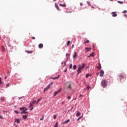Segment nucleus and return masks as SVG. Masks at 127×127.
I'll list each match as a JSON object with an SVG mask.
<instances>
[{
    "label": "nucleus",
    "instance_id": "obj_45",
    "mask_svg": "<svg viewBox=\"0 0 127 127\" xmlns=\"http://www.w3.org/2000/svg\"><path fill=\"white\" fill-rule=\"evenodd\" d=\"M67 99H68V100H70V99H71V97L70 96H68Z\"/></svg>",
    "mask_w": 127,
    "mask_h": 127
},
{
    "label": "nucleus",
    "instance_id": "obj_9",
    "mask_svg": "<svg viewBox=\"0 0 127 127\" xmlns=\"http://www.w3.org/2000/svg\"><path fill=\"white\" fill-rule=\"evenodd\" d=\"M22 118L24 120H26V119H27V115H23L22 116Z\"/></svg>",
    "mask_w": 127,
    "mask_h": 127
},
{
    "label": "nucleus",
    "instance_id": "obj_13",
    "mask_svg": "<svg viewBox=\"0 0 127 127\" xmlns=\"http://www.w3.org/2000/svg\"><path fill=\"white\" fill-rule=\"evenodd\" d=\"M55 6L56 8H57L58 10H59V7L58 6V5H57V3H55Z\"/></svg>",
    "mask_w": 127,
    "mask_h": 127
},
{
    "label": "nucleus",
    "instance_id": "obj_55",
    "mask_svg": "<svg viewBox=\"0 0 127 127\" xmlns=\"http://www.w3.org/2000/svg\"><path fill=\"white\" fill-rule=\"evenodd\" d=\"M51 85H53V82H51Z\"/></svg>",
    "mask_w": 127,
    "mask_h": 127
},
{
    "label": "nucleus",
    "instance_id": "obj_2",
    "mask_svg": "<svg viewBox=\"0 0 127 127\" xmlns=\"http://www.w3.org/2000/svg\"><path fill=\"white\" fill-rule=\"evenodd\" d=\"M101 85L102 87H106V86H107V82L106 81V80H103L101 82Z\"/></svg>",
    "mask_w": 127,
    "mask_h": 127
},
{
    "label": "nucleus",
    "instance_id": "obj_52",
    "mask_svg": "<svg viewBox=\"0 0 127 127\" xmlns=\"http://www.w3.org/2000/svg\"><path fill=\"white\" fill-rule=\"evenodd\" d=\"M46 90H47L46 88H45L44 89V92H45V91H46Z\"/></svg>",
    "mask_w": 127,
    "mask_h": 127
},
{
    "label": "nucleus",
    "instance_id": "obj_46",
    "mask_svg": "<svg viewBox=\"0 0 127 127\" xmlns=\"http://www.w3.org/2000/svg\"><path fill=\"white\" fill-rule=\"evenodd\" d=\"M3 113H8V111H3Z\"/></svg>",
    "mask_w": 127,
    "mask_h": 127
},
{
    "label": "nucleus",
    "instance_id": "obj_23",
    "mask_svg": "<svg viewBox=\"0 0 127 127\" xmlns=\"http://www.w3.org/2000/svg\"><path fill=\"white\" fill-rule=\"evenodd\" d=\"M42 98L38 99L37 101V104H38V103H39L40 102V100H41Z\"/></svg>",
    "mask_w": 127,
    "mask_h": 127
},
{
    "label": "nucleus",
    "instance_id": "obj_48",
    "mask_svg": "<svg viewBox=\"0 0 127 127\" xmlns=\"http://www.w3.org/2000/svg\"><path fill=\"white\" fill-rule=\"evenodd\" d=\"M32 110H33V107H32V108L30 109V111H32Z\"/></svg>",
    "mask_w": 127,
    "mask_h": 127
},
{
    "label": "nucleus",
    "instance_id": "obj_8",
    "mask_svg": "<svg viewBox=\"0 0 127 127\" xmlns=\"http://www.w3.org/2000/svg\"><path fill=\"white\" fill-rule=\"evenodd\" d=\"M75 58H77V52H74V55H73V59H75Z\"/></svg>",
    "mask_w": 127,
    "mask_h": 127
},
{
    "label": "nucleus",
    "instance_id": "obj_12",
    "mask_svg": "<svg viewBox=\"0 0 127 127\" xmlns=\"http://www.w3.org/2000/svg\"><path fill=\"white\" fill-rule=\"evenodd\" d=\"M42 47H43V44H40L39 45V48H42Z\"/></svg>",
    "mask_w": 127,
    "mask_h": 127
},
{
    "label": "nucleus",
    "instance_id": "obj_59",
    "mask_svg": "<svg viewBox=\"0 0 127 127\" xmlns=\"http://www.w3.org/2000/svg\"><path fill=\"white\" fill-rule=\"evenodd\" d=\"M7 74H9V71H7Z\"/></svg>",
    "mask_w": 127,
    "mask_h": 127
},
{
    "label": "nucleus",
    "instance_id": "obj_61",
    "mask_svg": "<svg viewBox=\"0 0 127 127\" xmlns=\"http://www.w3.org/2000/svg\"><path fill=\"white\" fill-rule=\"evenodd\" d=\"M82 95H80V97H82Z\"/></svg>",
    "mask_w": 127,
    "mask_h": 127
},
{
    "label": "nucleus",
    "instance_id": "obj_62",
    "mask_svg": "<svg viewBox=\"0 0 127 127\" xmlns=\"http://www.w3.org/2000/svg\"><path fill=\"white\" fill-rule=\"evenodd\" d=\"M65 64H66V62H65L64 63V64L65 65Z\"/></svg>",
    "mask_w": 127,
    "mask_h": 127
},
{
    "label": "nucleus",
    "instance_id": "obj_63",
    "mask_svg": "<svg viewBox=\"0 0 127 127\" xmlns=\"http://www.w3.org/2000/svg\"><path fill=\"white\" fill-rule=\"evenodd\" d=\"M56 1V0H54V1Z\"/></svg>",
    "mask_w": 127,
    "mask_h": 127
},
{
    "label": "nucleus",
    "instance_id": "obj_40",
    "mask_svg": "<svg viewBox=\"0 0 127 127\" xmlns=\"http://www.w3.org/2000/svg\"><path fill=\"white\" fill-rule=\"evenodd\" d=\"M6 87H9V83H7V84L6 85Z\"/></svg>",
    "mask_w": 127,
    "mask_h": 127
},
{
    "label": "nucleus",
    "instance_id": "obj_4",
    "mask_svg": "<svg viewBox=\"0 0 127 127\" xmlns=\"http://www.w3.org/2000/svg\"><path fill=\"white\" fill-rule=\"evenodd\" d=\"M112 16H113L114 17H116V16H117L118 15L117 14V12H112Z\"/></svg>",
    "mask_w": 127,
    "mask_h": 127
},
{
    "label": "nucleus",
    "instance_id": "obj_15",
    "mask_svg": "<svg viewBox=\"0 0 127 127\" xmlns=\"http://www.w3.org/2000/svg\"><path fill=\"white\" fill-rule=\"evenodd\" d=\"M46 89L47 90H48V89H50V84H49L48 86H47V87H46Z\"/></svg>",
    "mask_w": 127,
    "mask_h": 127
},
{
    "label": "nucleus",
    "instance_id": "obj_14",
    "mask_svg": "<svg viewBox=\"0 0 127 127\" xmlns=\"http://www.w3.org/2000/svg\"><path fill=\"white\" fill-rule=\"evenodd\" d=\"M32 107H33V104L32 103H30L29 106V108H31Z\"/></svg>",
    "mask_w": 127,
    "mask_h": 127
},
{
    "label": "nucleus",
    "instance_id": "obj_24",
    "mask_svg": "<svg viewBox=\"0 0 127 127\" xmlns=\"http://www.w3.org/2000/svg\"><path fill=\"white\" fill-rule=\"evenodd\" d=\"M77 68V66L76 65H73V70H76V68Z\"/></svg>",
    "mask_w": 127,
    "mask_h": 127
},
{
    "label": "nucleus",
    "instance_id": "obj_53",
    "mask_svg": "<svg viewBox=\"0 0 127 127\" xmlns=\"http://www.w3.org/2000/svg\"><path fill=\"white\" fill-rule=\"evenodd\" d=\"M32 38V39H35V37H33Z\"/></svg>",
    "mask_w": 127,
    "mask_h": 127
},
{
    "label": "nucleus",
    "instance_id": "obj_3",
    "mask_svg": "<svg viewBox=\"0 0 127 127\" xmlns=\"http://www.w3.org/2000/svg\"><path fill=\"white\" fill-rule=\"evenodd\" d=\"M104 74H105V72L103 70L100 71V74L99 75L100 77H103L104 76Z\"/></svg>",
    "mask_w": 127,
    "mask_h": 127
},
{
    "label": "nucleus",
    "instance_id": "obj_7",
    "mask_svg": "<svg viewBox=\"0 0 127 127\" xmlns=\"http://www.w3.org/2000/svg\"><path fill=\"white\" fill-rule=\"evenodd\" d=\"M15 122L17 124H19V123H20V120H19V119H15Z\"/></svg>",
    "mask_w": 127,
    "mask_h": 127
},
{
    "label": "nucleus",
    "instance_id": "obj_16",
    "mask_svg": "<svg viewBox=\"0 0 127 127\" xmlns=\"http://www.w3.org/2000/svg\"><path fill=\"white\" fill-rule=\"evenodd\" d=\"M97 68L100 70L102 69V66L101 65V64H99V66H97Z\"/></svg>",
    "mask_w": 127,
    "mask_h": 127
},
{
    "label": "nucleus",
    "instance_id": "obj_20",
    "mask_svg": "<svg viewBox=\"0 0 127 127\" xmlns=\"http://www.w3.org/2000/svg\"><path fill=\"white\" fill-rule=\"evenodd\" d=\"M118 3H120V4H123L124 2L122 1L118 0Z\"/></svg>",
    "mask_w": 127,
    "mask_h": 127
},
{
    "label": "nucleus",
    "instance_id": "obj_42",
    "mask_svg": "<svg viewBox=\"0 0 127 127\" xmlns=\"http://www.w3.org/2000/svg\"><path fill=\"white\" fill-rule=\"evenodd\" d=\"M1 100H2L3 102H4V99H3L2 97L1 98Z\"/></svg>",
    "mask_w": 127,
    "mask_h": 127
},
{
    "label": "nucleus",
    "instance_id": "obj_37",
    "mask_svg": "<svg viewBox=\"0 0 127 127\" xmlns=\"http://www.w3.org/2000/svg\"><path fill=\"white\" fill-rule=\"evenodd\" d=\"M2 51H4V47L2 46Z\"/></svg>",
    "mask_w": 127,
    "mask_h": 127
},
{
    "label": "nucleus",
    "instance_id": "obj_33",
    "mask_svg": "<svg viewBox=\"0 0 127 127\" xmlns=\"http://www.w3.org/2000/svg\"><path fill=\"white\" fill-rule=\"evenodd\" d=\"M127 11L126 10L123 11V13H127Z\"/></svg>",
    "mask_w": 127,
    "mask_h": 127
},
{
    "label": "nucleus",
    "instance_id": "obj_10",
    "mask_svg": "<svg viewBox=\"0 0 127 127\" xmlns=\"http://www.w3.org/2000/svg\"><path fill=\"white\" fill-rule=\"evenodd\" d=\"M69 122H70V120H67L64 122L63 124H68V123H69Z\"/></svg>",
    "mask_w": 127,
    "mask_h": 127
},
{
    "label": "nucleus",
    "instance_id": "obj_19",
    "mask_svg": "<svg viewBox=\"0 0 127 127\" xmlns=\"http://www.w3.org/2000/svg\"><path fill=\"white\" fill-rule=\"evenodd\" d=\"M90 55V56L92 57H93V56H95V53H92Z\"/></svg>",
    "mask_w": 127,
    "mask_h": 127
},
{
    "label": "nucleus",
    "instance_id": "obj_17",
    "mask_svg": "<svg viewBox=\"0 0 127 127\" xmlns=\"http://www.w3.org/2000/svg\"><path fill=\"white\" fill-rule=\"evenodd\" d=\"M81 115V113L80 112H77V114H76V117H79Z\"/></svg>",
    "mask_w": 127,
    "mask_h": 127
},
{
    "label": "nucleus",
    "instance_id": "obj_32",
    "mask_svg": "<svg viewBox=\"0 0 127 127\" xmlns=\"http://www.w3.org/2000/svg\"><path fill=\"white\" fill-rule=\"evenodd\" d=\"M14 113H16V114H19V112L18 111H17V110H15Z\"/></svg>",
    "mask_w": 127,
    "mask_h": 127
},
{
    "label": "nucleus",
    "instance_id": "obj_6",
    "mask_svg": "<svg viewBox=\"0 0 127 127\" xmlns=\"http://www.w3.org/2000/svg\"><path fill=\"white\" fill-rule=\"evenodd\" d=\"M62 90V89H60L59 90V91L55 92V96H56L57 95V94H58V93H60V92H61Z\"/></svg>",
    "mask_w": 127,
    "mask_h": 127
},
{
    "label": "nucleus",
    "instance_id": "obj_49",
    "mask_svg": "<svg viewBox=\"0 0 127 127\" xmlns=\"http://www.w3.org/2000/svg\"><path fill=\"white\" fill-rule=\"evenodd\" d=\"M71 88V85H69L68 87V89H70Z\"/></svg>",
    "mask_w": 127,
    "mask_h": 127
},
{
    "label": "nucleus",
    "instance_id": "obj_34",
    "mask_svg": "<svg viewBox=\"0 0 127 127\" xmlns=\"http://www.w3.org/2000/svg\"><path fill=\"white\" fill-rule=\"evenodd\" d=\"M90 88H91V87H90V86H87V91H89Z\"/></svg>",
    "mask_w": 127,
    "mask_h": 127
},
{
    "label": "nucleus",
    "instance_id": "obj_39",
    "mask_svg": "<svg viewBox=\"0 0 127 127\" xmlns=\"http://www.w3.org/2000/svg\"><path fill=\"white\" fill-rule=\"evenodd\" d=\"M69 68H70V69H72V64H70L69 65Z\"/></svg>",
    "mask_w": 127,
    "mask_h": 127
},
{
    "label": "nucleus",
    "instance_id": "obj_47",
    "mask_svg": "<svg viewBox=\"0 0 127 127\" xmlns=\"http://www.w3.org/2000/svg\"><path fill=\"white\" fill-rule=\"evenodd\" d=\"M87 3H88V4L89 5H90V4H91V3H90V2H89V1H87Z\"/></svg>",
    "mask_w": 127,
    "mask_h": 127
},
{
    "label": "nucleus",
    "instance_id": "obj_35",
    "mask_svg": "<svg viewBox=\"0 0 127 127\" xmlns=\"http://www.w3.org/2000/svg\"><path fill=\"white\" fill-rule=\"evenodd\" d=\"M57 117V116H56V115H54V120H55Z\"/></svg>",
    "mask_w": 127,
    "mask_h": 127
},
{
    "label": "nucleus",
    "instance_id": "obj_18",
    "mask_svg": "<svg viewBox=\"0 0 127 127\" xmlns=\"http://www.w3.org/2000/svg\"><path fill=\"white\" fill-rule=\"evenodd\" d=\"M90 42V41H89V40H86L85 42H84V44H87V43H89Z\"/></svg>",
    "mask_w": 127,
    "mask_h": 127
},
{
    "label": "nucleus",
    "instance_id": "obj_28",
    "mask_svg": "<svg viewBox=\"0 0 127 127\" xmlns=\"http://www.w3.org/2000/svg\"><path fill=\"white\" fill-rule=\"evenodd\" d=\"M35 103H36V101H35V100H33V101H32V102H31V103L33 104H33H35Z\"/></svg>",
    "mask_w": 127,
    "mask_h": 127
},
{
    "label": "nucleus",
    "instance_id": "obj_26",
    "mask_svg": "<svg viewBox=\"0 0 127 127\" xmlns=\"http://www.w3.org/2000/svg\"><path fill=\"white\" fill-rule=\"evenodd\" d=\"M26 52H27V53H29V54L32 53V51H26Z\"/></svg>",
    "mask_w": 127,
    "mask_h": 127
},
{
    "label": "nucleus",
    "instance_id": "obj_21",
    "mask_svg": "<svg viewBox=\"0 0 127 127\" xmlns=\"http://www.w3.org/2000/svg\"><path fill=\"white\" fill-rule=\"evenodd\" d=\"M28 112L27 111H23L22 112H21V114H27Z\"/></svg>",
    "mask_w": 127,
    "mask_h": 127
},
{
    "label": "nucleus",
    "instance_id": "obj_64",
    "mask_svg": "<svg viewBox=\"0 0 127 127\" xmlns=\"http://www.w3.org/2000/svg\"><path fill=\"white\" fill-rule=\"evenodd\" d=\"M62 64H63V63H62Z\"/></svg>",
    "mask_w": 127,
    "mask_h": 127
},
{
    "label": "nucleus",
    "instance_id": "obj_56",
    "mask_svg": "<svg viewBox=\"0 0 127 127\" xmlns=\"http://www.w3.org/2000/svg\"><path fill=\"white\" fill-rule=\"evenodd\" d=\"M88 57H91V55H89Z\"/></svg>",
    "mask_w": 127,
    "mask_h": 127
},
{
    "label": "nucleus",
    "instance_id": "obj_44",
    "mask_svg": "<svg viewBox=\"0 0 127 127\" xmlns=\"http://www.w3.org/2000/svg\"><path fill=\"white\" fill-rule=\"evenodd\" d=\"M0 119H1V120H2L3 119L2 116L1 115H0Z\"/></svg>",
    "mask_w": 127,
    "mask_h": 127
},
{
    "label": "nucleus",
    "instance_id": "obj_43",
    "mask_svg": "<svg viewBox=\"0 0 127 127\" xmlns=\"http://www.w3.org/2000/svg\"><path fill=\"white\" fill-rule=\"evenodd\" d=\"M69 54H66V57H68V56H69Z\"/></svg>",
    "mask_w": 127,
    "mask_h": 127
},
{
    "label": "nucleus",
    "instance_id": "obj_41",
    "mask_svg": "<svg viewBox=\"0 0 127 127\" xmlns=\"http://www.w3.org/2000/svg\"><path fill=\"white\" fill-rule=\"evenodd\" d=\"M81 119H82V117H79L77 119V121H79L80 120H81Z\"/></svg>",
    "mask_w": 127,
    "mask_h": 127
},
{
    "label": "nucleus",
    "instance_id": "obj_36",
    "mask_svg": "<svg viewBox=\"0 0 127 127\" xmlns=\"http://www.w3.org/2000/svg\"><path fill=\"white\" fill-rule=\"evenodd\" d=\"M1 77H0V85H1Z\"/></svg>",
    "mask_w": 127,
    "mask_h": 127
},
{
    "label": "nucleus",
    "instance_id": "obj_58",
    "mask_svg": "<svg viewBox=\"0 0 127 127\" xmlns=\"http://www.w3.org/2000/svg\"><path fill=\"white\" fill-rule=\"evenodd\" d=\"M80 5H83V4H82V3H80Z\"/></svg>",
    "mask_w": 127,
    "mask_h": 127
},
{
    "label": "nucleus",
    "instance_id": "obj_25",
    "mask_svg": "<svg viewBox=\"0 0 127 127\" xmlns=\"http://www.w3.org/2000/svg\"><path fill=\"white\" fill-rule=\"evenodd\" d=\"M54 127H58V123L57 122L56 123V124Z\"/></svg>",
    "mask_w": 127,
    "mask_h": 127
},
{
    "label": "nucleus",
    "instance_id": "obj_27",
    "mask_svg": "<svg viewBox=\"0 0 127 127\" xmlns=\"http://www.w3.org/2000/svg\"><path fill=\"white\" fill-rule=\"evenodd\" d=\"M85 49L86 50H87V51H89V50H90V49H91V48H86V47H85Z\"/></svg>",
    "mask_w": 127,
    "mask_h": 127
},
{
    "label": "nucleus",
    "instance_id": "obj_57",
    "mask_svg": "<svg viewBox=\"0 0 127 127\" xmlns=\"http://www.w3.org/2000/svg\"><path fill=\"white\" fill-rule=\"evenodd\" d=\"M91 7H92V8H95V7L93 6Z\"/></svg>",
    "mask_w": 127,
    "mask_h": 127
},
{
    "label": "nucleus",
    "instance_id": "obj_51",
    "mask_svg": "<svg viewBox=\"0 0 127 127\" xmlns=\"http://www.w3.org/2000/svg\"><path fill=\"white\" fill-rule=\"evenodd\" d=\"M59 77H60V75H59L58 77H57V78H58V79H59Z\"/></svg>",
    "mask_w": 127,
    "mask_h": 127
},
{
    "label": "nucleus",
    "instance_id": "obj_22",
    "mask_svg": "<svg viewBox=\"0 0 127 127\" xmlns=\"http://www.w3.org/2000/svg\"><path fill=\"white\" fill-rule=\"evenodd\" d=\"M121 78H125V76H124V75L121 74V75H120L119 78L121 79Z\"/></svg>",
    "mask_w": 127,
    "mask_h": 127
},
{
    "label": "nucleus",
    "instance_id": "obj_31",
    "mask_svg": "<svg viewBox=\"0 0 127 127\" xmlns=\"http://www.w3.org/2000/svg\"><path fill=\"white\" fill-rule=\"evenodd\" d=\"M89 76H91V75H90V74H86V78H88V77H89Z\"/></svg>",
    "mask_w": 127,
    "mask_h": 127
},
{
    "label": "nucleus",
    "instance_id": "obj_30",
    "mask_svg": "<svg viewBox=\"0 0 127 127\" xmlns=\"http://www.w3.org/2000/svg\"><path fill=\"white\" fill-rule=\"evenodd\" d=\"M44 120V116H42V117L40 119V121H43Z\"/></svg>",
    "mask_w": 127,
    "mask_h": 127
},
{
    "label": "nucleus",
    "instance_id": "obj_54",
    "mask_svg": "<svg viewBox=\"0 0 127 127\" xmlns=\"http://www.w3.org/2000/svg\"><path fill=\"white\" fill-rule=\"evenodd\" d=\"M66 72H67V69H65V70H64V73H66Z\"/></svg>",
    "mask_w": 127,
    "mask_h": 127
},
{
    "label": "nucleus",
    "instance_id": "obj_11",
    "mask_svg": "<svg viewBox=\"0 0 127 127\" xmlns=\"http://www.w3.org/2000/svg\"><path fill=\"white\" fill-rule=\"evenodd\" d=\"M60 6H63L64 7H66V4H60Z\"/></svg>",
    "mask_w": 127,
    "mask_h": 127
},
{
    "label": "nucleus",
    "instance_id": "obj_5",
    "mask_svg": "<svg viewBox=\"0 0 127 127\" xmlns=\"http://www.w3.org/2000/svg\"><path fill=\"white\" fill-rule=\"evenodd\" d=\"M20 110H21V111H23V112L27 111V109L25 108V107H21L20 108Z\"/></svg>",
    "mask_w": 127,
    "mask_h": 127
},
{
    "label": "nucleus",
    "instance_id": "obj_60",
    "mask_svg": "<svg viewBox=\"0 0 127 127\" xmlns=\"http://www.w3.org/2000/svg\"><path fill=\"white\" fill-rule=\"evenodd\" d=\"M4 79H6V76H5V77H4Z\"/></svg>",
    "mask_w": 127,
    "mask_h": 127
},
{
    "label": "nucleus",
    "instance_id": "obj_1",
    "mask_svg": "<svg viewBox=\"0 0 127 127\" xmlns=\"http://www.w3.org/2000/svg\"><path fill=\"white\" fill-rule=\"evenodd\" d=\"M83 68H85V64H83L82 65H78V68L77 70V74L79 75L80 73H81L82 71L81 70L83 69Z\"/></svg>",
    "mask_w": 127,
    "mask_h": 127
},
{
    "label": "nucleus",
    "instance_id": "obj_38",
    "mask_svg": "<svg viewBox=\"0 0 127 127\" xmlns=\"http://www.w3.org/2000/svg\"><path fill=\"white\" fill-rule=\"evenodd\" d=\"M52 79H53V80H55L56 79H58V77H55L52 78Z\"/></svg>",
    "mask_w": 127,
    "mask_h": 127
},
{
    "label": "nucleus",
    "instance_id": "obj_29",
    "mask_svg": "<svg viewBox=\"0 0 127 127\" xmlns=\"http://www.w3.org/2000/svg\"><path fill=\"white\" fill-rule=\"evenodd\" d=\"M70 43H71V42L70 41H68L67 42V46H69V44H70Z\"/></svg>",
    "mask_w": 127,
    "mask_h": 127
},
{
    "label": "nucleus",
    "instance_id": "obj_50",
    "mask_svg": "<svg viewBox=\"0 0 127 127\" xmlns=\"http://www.w3.org/2000/svg\"><path fill=\"white\" fill-rule=\"evenodd\" d=\"M74 48V45H72L71 46V48L73 49Z\"/></svg>",
    "mask_w": 127,
    "mask_h": 127
}]
</instances>
